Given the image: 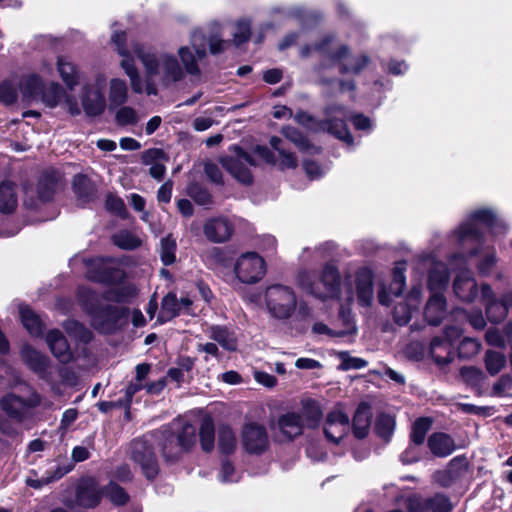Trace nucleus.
<instances>
[{"instance_id": "obj_1", "label": "nucleus", "mask_w": 512, "mask_h": 512, "mask_svg": "<svg viewBox=\"0 0 512 512\" xmlns=\"http://www.w3.org/2000/svg\"><path fill=\"white\" fill-rule=\"evenodd\" d=\"M333 37L327 35L313 46H305L301 49V56L308 57L313 51L318 52L322 57V61L318 67L321 74V82L323 84L330 83L324 76V72L333 66H338L339 71L343 74H358L367 67L370 60L365 54L351 56L349 48L340 45L336 48L332 46Z\"/></svg>"}, {"instance_id": "obj_2", "label": "nucleus", "mask_w": 512, "mask_h": 512, "mask_svg": "<svg viewBox=\"0 0 512 512\" xmlns=\"http://www.w3.org/2000/svg\"><path fill=\"white\" fill-rule=\"evenodd\" d=\"M132 51L141 61L148 78H158L164 86L184 78V70L174 54L158 53L152 47L138 42L132 44Z\"/></svg>"}, {"instance_id": "obj_3", "label": "nucleus", "mask_w": 512, "mask_h": 512, "mask_svg": "<svg viewBox=\"0 0 512 512\" xmlns=\"http://www.w3.org/2000/svg\"><path fill=\"white\" fill-rule=\"evenodd\" d=\"M296 285L306 294L326 301L340 295L341 277L336 266L326 264L321 272L301 270L296 275Z\"/></svg>"}, {"instance_id": "obj_4", "label": "nucleus", "mask_w": 512, "mask_h": 512, "mask_svg": "<svg viewBox=\"0 0 512 512\" xmlns=\"http://www.w3.org/2000/svg\"><path fill=\"white\" fill-rule=\"evenodd\" d=\"M20 90L27 100H40L49 108H54L65 100L70 114L79 115L81 113L77 100L69 97L59 83L51 82L45 86L36 74L23 76L20 81Z\"/></svg>"}, {"instance_id": "obj_5", "label": "nucleus", "mask_w": 512, "mask_h": 512, "mask_svg": "<svg viewBox=\"0 0 512 512\" xmlns=\"http://www.w3.org/2000/svg\"><path fill=\"white\" fill-rule=\"evenodd\" d=\"M487 227L494 234H501L506 230V225L502 220L489 209H479L463 222L455 231L458 244L464 249H468L469 256L478 254V249L469 248L481 243L482 229Z\"/></svg>"}, {"instance_id": "obj_6", "label": "nucleus", "mask_w": 512, "mask_h": 512, "mask_svg": "<svg viewBox=\"0 0 512 512\" xmlns=\"http://www.w3.org/2000/svg\"><path fill=\"white\" fill-rule=\"evenodd\" d=\"M347 113L341 106H331L326 110V120L316 121L306 112L299 111L295 114V121L313 131H328L338 139L351 145L353 139L349 133L345 119Z\"/></svg>"}, {"instance_id": "obj_7", "label": "nucleus", "mask_w": 512, "mask_h": 512, "mask_svg": "<svg viewBox=\"0 0 512 512\" xmlns=\"http://www.w3.org/2000/svg\"><path fill=\"white\" fill-rule=\"evenodd\" d=\"M265 303L273 318L287 320L296 313L297 295L291 287L275 284L266 289Z\"/></svg>"}, {"instance_id": "obj_8", "label": "nucleus", "mask_w": 512, "mask_h": 512, "mask_svg": "<svg viewBox=\"0 0 512 512\" xmlns=\"http://www.w3.org/2000/svg\"><path fill=\"white\" fill-rule=\"evenodd\" d=\"M107 78L103 73L95 75L92 82L85 84L81 89V104L87 116L101 115L107 106L105 90Z\"/></svg>"}, {"instance_id": "obj_9", "label": "nucleus", "mask_w": 512, "mask_h": 512, "mask_svg": "<svg viewBox=\"0 0 512 512\" xmlns=\"http://www.w3.org/2000/svg\"><path fill=\"white\" fill-rule=\"evenodd\" d=\"M40 404L41 396L35 390H30L25 396L7 393L0 399V407L3 412L17 422H22L29 418L31 410Z\"/></svg>"}, {"instance_id": "obj_10", "label": "nucleus", "mask_w": 512, "mask_h": 512, "mask_svg": "<svg viewBox=\"0 0 512 512\" xmlns=\"http://www.w3.org/2000/svg\"><path fill=\"white\" fill-rule=\"evenodd\" d=\"M191 47L181 46L178 49V55L183 64L184 73L192 76H199L201 74L198 61L206 56V41L203 33L195 29L190 36Z\"/></svg>"}, {"instance_id": "obj_11", "label": "nucleus", "mask_w": 512, "mask_h": 512, "mask_svg": "<svg viewBox=\"0 0 512 512\" xmlns=\"http://www.w3.org/2000/svg\"><path fill=\"white\" fill-rule=\"evenodd\" d=\"M231 154L221 159L223 167L239 182L250 184L252 175L250 167L255 166V160L239 146L230 147Z\"/></svg>"}, {"instance_id": "obj_12", "label": "nucleus", "mask_w": 512, "mask_h": 512, "mask_svg": "<svg viewBox=\"0 0 512 512\" xmlns=\"http://www.w3.org/2000/svg\"><path fill=\"white\" fill-rule=\"evenodd\" d=\"M236 277L246 284H254L265 274V262L255 252H246L240 255L234 265Z\"/></svg>"}, {"instance_id": "obj_13", "label": "nucleus", "mask_w": 512, "mask_h": 512, "mask_svg": "<svg viewBox=\"0 0 512 512\" xmlns=\"http://www.w3.org/2000/svg\"><path fill=\"white\" fill-rule=\"evenodd\" d=\"M112 42L116 45L117 51L123 57L120 65L129 77L132 90L135 93H142L144 91L143 81L135 66L134 59L131 57L129 50L125 47L126 34L125 32L115 31L111 37Z\"/></svg>"}, {"instance_id": "obj_14", "label": "nucleus", "mask_w": 512, "mask_h": 512, "mask_svg": "<svg viewBox=\"0 0 512 512\" xmlns=\"http://www.w3.org/2000/svg\"><path fill=\"white\" fill-rule=\"evenodd\" d=\"M131 457L140 465L148 479L156 477L159 471L158 462L151 444L146 439H137L132 442Z\"/></svg>"}, {"instance_id": "obj_15", "label": "nucleus", "mask_w": 512, "mask_h": 512, "mask_svg": "<svg viewBox=\"0 0 512 512\" xmlns=\"http://www.w3.org/2000/svg\"><path fill=\"white\" fill-rule=\"evenodd\" d=\"M87 277L96 282L109 283L119 277V270L113 258L98 257L86 260Z\"/></svg>"}, {"instance_id": "obj_16", "label": "nucleus", "mask_w": 512, "mask_h": 512, "mask_svg": "<svg viewBox=\"0 0 512 512\" xmlns=\"http://www.w3.org/2000/svg\"><path fill=\"white\" fill-rule=\"evenodd\" d=\"M407 508L410 512H451L453 504L448 496L436 493L431 497L412 496L408 499Z\"/></svg>"}, {"instance_id": "obj_17", "label": "nucleus", "mask_w": 512, "mask_h": 512, "mask_svg": "<svg viewBox=\"0 0 512 512\" xmlns=\"http://www.w3.org/2000/svg\"><path fill=\"white\" fill-rule=\"evenodd\" d=\"M242 443L244 449L250 454H261L269 446V437L264 426L249 423L243 427Z\"/></svg>"}, {"instance_id": "obj_18", "label": "nucleus", "mask_w": 512, "mask_h": 512, "mask_svg": "<svg viewBox=\"0 0 512 512\" xmlns=\"http://www.w3.org/2000/svg\"><path fill=\"white\" fill-rule=\"evenodd\" d=\"M349 418L339 409L330 411L324 424V434L327 440L338 444L349 431Z\"/></svg>"}, {"instance_id": "obj_19", "label": "nucleus", "mask_w": 512, "mask_h": 512, "mask_svg": "<svg viewBox=\"0 0 512 512\" xmlns=\"http://www.w3.org/2000/svg\"><path fill=\"white\" fill-rule=\"evenodd\" d=\"M468 470V461L463 456L454 457L443 470L433 474V480L442 487H450L460 480Z\"/></svg>"}, {"instance_id": "obj_20", "label": "nucleus", "mask_w": 512, "mask_h": 512, "mask_svg": "<svg viewBox=\"0 0 512 512\" xmlns=\"http://www.w3.org/2000/svg\"><path fill=\"white\" fill-rule=\"evenodd\" d=\"M422 290L420 287H413L407 297L399 302L393 310L394 321L400 325H406L421 303Z\"/></svg>"}, {"instance_id": "obj_21", "label": "nucleus", "mask_w": 512, "mask_h": 512, "mask_svg": "<svg viewBox=\"0 0 512 512\" xmlns=\"http://www.w3.org/2000/svg\"><path fill=\"white\" fill-rule=\"evenodd\" d=\"M204 235L214 243L228 241L234 233V224L226 217L219 216L211 218L204 224Z\"/></svg>"}, {"instance_id": "obj_22", "label": "nucleus", "mask_w": 512, "mask_h": 512, "mask_svg": "<svg viewBox=\"0 0 512 512\" xmlns=\"http://www.w3.org/2000/svg\"><path fill=\"white\" fill-rule=\"evenodd\" d=\"M271 427L273 430L278 431L284 439L292 440L303 433L305 424L301 414L287 412L280 415Z\"/></svg>"}, {"instance_id": "obj_23", "label": "nucleus", "mask_w": 512, "mask_h": 512, "mask_svg": "<svg viewBox=\"0 0 512 512\" xmlns=\"http://www.w3.org/2000/svg\"><path fill=\"white\" fill-rule=\"evenodd\" d=\"M456 297L467 303L473 302L478 296V286L472 273L468 270L460 272L453 283Z\"/></svg>"}, {"instance_id": "obj_24", "label": "nucleus", "mask_w": 512, "mask_h": 512, "mask_svg": "<svg viewBox=\"0 0 512 512\" xmlns=\"http://www.w3.org/2000/svg\"><path fill=\"white\" fill-rule=\"evenodd\" d=\"M481 297L484 302L487 318L494 323L502 321L508 315V311L498 300L494 290L489 284L481 285Z\"/></svg>"}, {"instance_id": "obj_25", "label": "nucleus", "mask_w": 512, "mask_h": 512, "mask_svg": "<svg viewBox=\"0 0 512 512\" xmlns=\"http://www.w3.org/2000/svg\"><path fill=\"white\" fill-rule=\"evenodd\" d=\"M46 342L53 355L63 363L69 362L72 358L71 349L66 338L59 330H51L46 336Z\"/></svg>"}, {"instance_id": "obj_26", "label": "nucleus", "mask_w": 512, "mask_h": 512, "mask_svg": "<svg viewBox=\"0 0 512 512\" xmlns=\"http://www.w3.org/2000/svg\"><path fill=\"white\" fill-rule=\"evenodd\" d=\"M358 303L363 307L371 305L373 300V276L370 270L363 269L356 276Z\"/></svg>"}, {"instance_id": "obj_27", "label": "nucleus", "mask_w": 512, "mask_h": 512, "mask_svg": "<svg viewBox=\"0 0 512 512\" xmlns=\"http://www.w3.org/2000/svg\"><path fill=\"white\" fill-rule=\"evenodd\" d=\"M427 445L436 457H447L452 454L456 449L454 439L442 432L433 433L429 436Z\"/></svg>"}, {"instance_id": "obj_28", "label": "nucleus", "mask_w": 512, "mask_h": 512, "mask_svg": "<svg viewBox=\"0 0 512 512\" xmlns=\"http://www.w3.org/2000/svg\"><path fill=\"white\" fill-rule=\"evenodd\" d=\"M446 314V300L444 296L435 292L429 298L424 316L426 321L431 325H439Z\"/></svg>"}, {"instance_id": "obj_29", "label": "nucleus", "mask_w": 512, "mask_h": 512, "mask_svg": "<svg viewBox=\"0 0 512 512\" xmlns=\"http://www.w3.org/2000/svg\"><path fill=\"white\" fill-rule=\"evenodd\" d=\"M167 155L161 149L152 148L143 152L142 161L146 165H151L150 167V175L157 179L161 180L166 172V168L164 162L167 161Z\"/></svg>"}, {"instance_id": "obj_30", "label": "nucleus", "mask_w": 512, "mask_h": 512, "mask_svg": "<svg viewBox=\"0 0 512 512\" xmlns=\"http://www.w3.org/2000/svg\"><path fill=\"white\" fill-rule=\"evenodd\" d=\"M340 317L343 323L345 324L344 329L336 331L329 328L326 324L322 322H316L312 326V332L315 334H325L328 335L329 337H345L347 335L355 334L356 327L350 316V312L342 309L340 311Z\"/></svg>"}, {"instance_id": "obj_31", "label": "nucleus", "mask_w": 512, "mask_h": 512, "mask_svg": "<svg viewBox=\"0 0 512 512\" xmlns=\"http://www.w3.org/2000/svg\"><path fill=\"white\" fill-rule=\"evenodd\" d=\"M372 418V411L368 404L361 403L354 415L353 418V433L355 437L362 439L366 437L370 430Z\"/></svg>"}, {"instance_id": "obj_32", "label": "nucleus", "mask_w": 512, "mask_h": 512, "mask_svg": "<svg viewBox=\"0 0 512 512\" xmlns=\"http://www.w3.org/2000/svg\"><path fill=\"white\" fill-rule=\"evenodd\" d=\"M57 71L69 89H73L79 83L80 72L78 67L66 56H59L56 62Z\"/></svg>"}, {"instance_id": "obj_33", "label": "nucleus", "mask_w": 512, "mask_h": 512, "mask_svg": "<svg viewBox=\"0 0 512 512\" xmlns=\"http://www.w3.org/2000/svg\"><path fill=\"white\" fill-rule=\"evenodd\" d=\"M100 492L93 480L82 482L77 489L76 501L78 505L92 508L100 501Z\"/></svg>"}, {"instance_id": "obj_34", "label": "nucleus", "mask_w": 512, "mask_h": 512, "mask_svg": "<svg viewBox=\"0 0 512 512\" xmlns=\"http://www.w3.org/2000/svg\"><path fill=\"white\" fill-rule=\"evenodd\" d=\"M161 449L163 456L167 460L178 458L183 451H186L177 439V435L172 427H166L162 430Z\"/></svg>"}, {"instance_id": "obj_35", "label": "nucleus", "mask_w": 512, "mask_h": 512, "mask_svg": "<svg viewBox=\"0 0 512 512\" xmlns=\"http://www.w3.org/2000/svg\"><path fill=\"white\" fill-rule=\"evenodd\" d=\"M170 426L186 451L196 443V427L192 424L178 419L173 421Z\"/></svg>"}, {"instance_id": "obj_36", "label": "nucleus", "mask_w": 512, "mask_h": 512, "mask_svg": "<svg viewBox=\"0 0 512 512\" xmlns=\"http://www.w3.org/2000/svg\"><path fill=\"white\" fill-rule=\"evenodd\" d=\"M430 355L439 366L446 365L453 359L452 347L441 337H435L430 343Z\"/></svg>"}, {"instance_id": "obj_37", "label": "nucleus", "mask_w": 512, "mask_h": 512, "mask_svg": "<svg viewBox=\"0 0 512 512\" xmlns=\"http://www.w3.org/2000/svg\"><path fill=\"white\" fill-rule=\"evenodd\" d=\"M128 99V87L125 80L113 78L109 82L108 101L110 109L120 107Z\"/></svg>"}, {"instance_id": "obj_38", "label": "nucleus", "mask_w": 512, "mask_h": 512, "mask_svg": "<svg viewBox=\"0 0 512 512\" xmlns=\"http://www.w3.org/2000/svg\"><path fill=\"white\" fill-rule=\"evenodd\" d=\"M59 179L60 175L55 170L46 171L41 175L38 183V194L42 200L48 201L52 198Z\"/></svg>"}, {"instance_id": "obj_39", "label": "nucleus", "mask_w": 512, "mask_h": 512, "mask_svg": "<svg viewBox=\"0 0 512 512\" xmlns=\"http://www.w3.org/2000/svg\"><path fill=\"white\" fill-rule=\"evenodd\" d=\"M21 357L37 373H43L47 368V358L27 344L22 346Z\"/></svg>"}, {"instance_id": "obj_40", "label": "nucleus", "mask_w": 512, "mask_h": 512, "mask_svg": "<svg viewBox=\"0 0 512 512\" xmlns=\"http://www.w3.org/2000/svg\"><path fill=\"white\" fill-rule=\"evenodd\" d=\"M209 337L218 342L224 349L234 351L237 348L236 337L233 332L222 326H211Z\"/></svg>"}, {"instance_id": "obj_41", "label": "nucleus", "mask_w": 512, "mask_h": 512, "mask_svg": "<svg viewBox=\"0 0 512 512\" xmlns=\"http://www.w3.org/2000/svg\"><path fill=\"white\" fill-rule=\"evenodd\" d=\"M270 144L274 150L278 152V160L277 164L281 169H290L295 168L297 166V158L291 152H289L284 145L282 139L278 137H272L270 140Z\"/></svg>"}, {"instance_id": "obj_42", "label": "nucleus", "mask_w": 512, "mask_h": 512, "mask_svg": "<svg viewBox=\"0 0 512 512\" xmlns=\"http://www.w3.org/2000/svg\"><path fill=\"white\" fill-rule=\"evenodd\" d=\"M17 206V196L15 186L9 181L0 184V211L11 213Z\"/></svg>"}, {"instance_id": "obj_43", "label": "nucleus", "mask_w": 512, "mask_h": 512, "mask_svg": "<svg viewBox=\"0 0 512 512\" xmlns=\"http://www.w3.org/2000/svg\"><path fill=\"white\" fill-rule=\"evenodd\" d=\"M20 319L23 326L33 336H39L43 332V323L29 307L21 306L19 308Z\"/></svg>"}, {"instance_id": "obj_44", "label": "nucleus", "mask_w": 512, "mask_h": 512, "mask_svg": "<svg viewBox=\"0 0 512 512\" xmlns=\"http://www.w3.org/2000/svg\"><path fill=\"white\" fill-rule=\"evenodd\" d=\"M449 280L448 269L445 264L436 262L429 272V288L437 291L444 288Z\"/></svg>"}, {"instance_id": "obj_45", "label": "nucleus", "mask_w": 512, "mask_h": 512, "mask_svg": "<svg viewBox=\"0 0 512 512\" xmlns=\"http://www.w3.org/2000/svg\"><path fill=\"white\" fill-rule=\"evenodd\" d=\"M302 405V419L305 426L314 427L318 424L321 418V409L315 400L304 399L301 402Z\"/></svg>"}, {"instance_id": "obj_46", "label": "nucleus", "mask_w": 512, "mask_h": 512, "mask_svg": "<svg viewBox=\"0 0 512 512\" xmlns=\"http://www.w3.org/2000/svg\"><path fill=\"white\" fill-rule=\"evenodd\" d=\"M283 135L291 142H293L302 151H311L312 154L319 153L320 149L311 145L308 140L294 127H284L282 129Z\"/></svg>"}, {"instance_id": "obj_47", "label": "nucleus", "mask_w": 512, "mask_h": 512, "mask_svg": "<svg viewBox=\"0 0 512 512\" xmlns=\"http://www.w3.org/2000/svg\"><path fill=\"white\" fill-rule=\"evenodd\" d=\"M200 443L204 451H211L214 447V423L211 417L201 420L199 429Z\"/></svg>"}, {"instance_id": "obj_48", "label": "nucleus", "mask_w": 512, "mask_h": 512, "mask_svg": "<svg viewBox=\"0 0 512 512\" xmlns=\"http://www.w3.org/2000/svg\"><path fill=\"white\" fill-rule=\"evenodd\" d=\"M74 467L72 461H53L49 464V467L44 472L50 483L55 482L69 473Z\"/></svg>"}, {"instance_id": "obj_49", "label": "nucleus", "mask_w": 512, "mask_h": 512, "mask_svg": "<svg viewBox=\"0 0 512 512\" xmlns=\"http://www.w3.org/2000/svg\"><path fill=\"white\" fill-rule=\"evenodd\" d=\"M485 367L492 376L497 375L506 365V357L503 353L488 350L484 358Z\"/></svg>"}, {"instance_id": "obj_50", "label": "nucleus", "mask_w": 512, "mask_h": 512, "mask_svg": "<svg viewBox=\"0 0 512 512\" xmlns=\"http://www.w3.org/2000/svg\"><path fill=\"white\" fill-rule=\"evenodd\" d=\"M116 246L124 250H134L142 244V240L136 234L124 230L113 236Z\"/></svg>"}, {"instance_id": "obj_51", "label": "nucleus", "mask_w": 512, "mask_h": 512, "mask_svg": "<svg viewBox=\"0 0 512 512\" xmlns=\"http://www.w3.org/2000/svg\"><path fill=\"white\" fill-rule=\"evenodd\" d=\"M182 313V308L175 294L169 293L162 300L161 317L171 319Z\"/></svg>"}, {"instance_id": "obj_52", "label": "nucleus", "mask_w": 512, "mask_h": 512, "mask_svg": "<svg viewBox=\"0 0 512 512\" xmlns=\"http://www.w3.org/2000/svg\"><path fill=\"white\" fill-rule=\"evenodd\" d=\"M176 247V240L171 236L161 239L159 252L161 260L165 265L174 263L176 259Z\"/></svg>"}, {"instance_id": "obj_53", "label": "nucleus", "mask_w": 512, "mask_h": 512, "mask_svg": "<svg viewBox=\"0 0 512 512\" xmlns=\"http://www.w3.org/2000/svg\"><path fill=\"white\" fill-rule=\"evenodd\" d=\"M136 295V289L132 286H123L111 289L107 291L104 298L107 301H113L118 303L127 302L130 298Z\"/></svg>"}, {"instance_id": "obj_54", "label": "nucleus", "mask_w": 512, "mask_h": 512, "mask_svg": "<svg viewBox=\"0 0 512 512\" xmlns=\"http://www.w3.org/2000/svg\"><path fill=\"white\" fill-rule=\"evenodd\" d=\"M460 376L466 384L472 387H479L485 379L483 371L474 366L461 368Z\"/></svg>"}, {"instance_id": "obj_55", "label": "nucleus", "mask_w": 512, "mask_h": 512, "mask_svg": "<svg viewBox=\"0 0 512 512\" xmlns=\"http://www.w3.org/2000/svg\"><path fill=\"white\" fill-rule=\"evenodd\" d=\"M115 121L120 126L135 125L139 121V116L134 108L122 105L115 114Z\"/></svg>"}, {"instance_id": "obj_56", "label": "nucleus", "mask_w": 512, "mask_h": 512, "mask_svg": "<svg viewBox=\"0 0 512 512\" xmlns=\"http://www.w3.org/2000/svg\"><path fill=\"white\" fill-rule=\"evenodd\" d=\"M219 448L223 453H232L236 447V437L229 427H222L219 431Z\"/></svg>"}, {"instance_id": "obj_57", "label": "nucleus", "mask_w": 512, "mask_h": 512, "mask_svg": "<svg viewBox=\"0 0 512 512\" xmlns=\"http://www.w3.org/2000/svg\"><path fill=\"white\" fill-rule=\"evenodd\" d=\"M103 493L115 505H124L129 500V495L126 491L115 483H110Z\"/></svg>"}, {"instance_id": "obj_58", "label": "nucleus", "mask_w": 512, "mask_h": 512, "mask_svg": "<svg viewBox=\"0 0 512 512\" xmlns=\"http://www.w3.org/2000/svg\"><path fill=\"white\" fill-rule=\"evenodd\" d=\"M430 428V422L428 419L420 418L415 421L412 432H411V440L415 445H421L424 440L426 433Z\"/></svg>"}, {"instance_id": "obj_59", "label": "nucleus", "mask_w": 512, "mask_h": 512, "mask_svg": "<svg viewBox=\"0 0 512 512\" xmlns=\"http://www.w3.org/2000/svg\"><path fill=\"white\" fill-rule=\"evenodd\" d=\"M481 344L474 338H464L458 346V354L462 358H471L478 354Z\"/></svg>"}, {"instance_id": "obj_60", "label": "nucleus", "mask_w": 512, "mask_h": 512, "mask_svg": "<svg viewBox=\"0 0 512 512\" xmlns=\"http://www.w3.org/2000/svg\"><path fill=\"white\" fill-rule=\"evenodd\" d=\"M79 300L82 302L84 308L89 312L93 313L98 305V295L90 290L89 288L82 287L78 291Z\"/></svg>"}, {"instance_id": "obj_61", "label": "nucleus", "mask_w": 512, "mask_h": 512, "mask_svg": "<svg viewBox=\"0 0 512 512\" xmlns=\"http://www.w3.org/2000/svg\"><path fill=\"white\" fill-rule=\"evenodd\" d=\"M339 358L341 360L340 368L342 370L362 369L367 366L366 360L359 357H352L345 351L339 353Z\"/></svg>"}, {"instance_id": "obj_62", "label": "nucleus", "mask_w": 512, "mask_h": 512, "mask_svg": "<svg viewBox=\"0 0 512 512\" xmlns=\"http://www.w3.org/2000/svg\"><path fill=\"white\" fill-rule=\"evenodd\" d=\"M188 194L199 205H208L211 203L210 193L198 184L190 185Z\"/></svg>"}, {"instance_id": "obj_63", "label": "nucleus", "mask_w": 512, "mask_h": 512, "mask_svg": "<svg viewBox=\"0 0 512 512\" xmlns=\"http://www.w3.org/2000/svg\"><path fill=\"white\" fill-rule=\"evenodd\" d=\"M394 419L389 415H381L376 422V430L378 434L384 438L391 436L394 430Z\"/></svg>"}, {"instance_id": "obj_64", "label": "nucleus", "mask_w": 512, "mask_h": 512, "mask_svg": "<svg viewBox=\"0 0 512 512\" xmlns=\"http://www.w3.org/2000/svg\"><path fill=\"white\" fill-rule=\"evenodd\" d=\"M73 188L80 198H88L90 195V181L85 175L77 174L74 176Z\"/></svg>"}]
</instances>
